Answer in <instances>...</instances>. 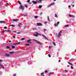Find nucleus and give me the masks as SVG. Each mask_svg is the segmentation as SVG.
<instances>
[{"label": "nucleus", "instance_id": "f257e3e1", "mask_svg": "<svg viewBox=\"0 0 76 76\" xmlns=\"http://www.w3.org/2000/svg\"><path fill=\"white\" fill-rule=\"evenodd\" d=\"M19 8L20 9H21L22 10H24V6H22V5H20V7H19Z\"/></svg>", "mask_w": 76, "mask_h": 76}, {"label": "nucleus", "instance_id": "f03ea898", "mask_svg": "<svg viewBox=\"0 0 76 76\" xmlns=\"http://www.w3.org/2000/svg\"><path fill=\"white\" fill-rule=\"evenodd\" d=\"M61 31H60L59 32L58 34V37L59 38L61 37Z\"/></svg>", "mask_w": 76, "mask_h": 76}, {"label": "nucleus", "instance_id": "7ed1b4c3", "mask_svg": "<svg viewBox=\"0 0 76 76\" xmlns=\"http://www.w3.org/2000/svg\"><path fill=\"white\" fill-rule=\"evenodd\" d=\"M59 23H60L59 22H57L56 23H55L54 24L55 26H57V25H58V24H59Z\"/></svg>", "mask_w": 76, "mask_h": 76}, {"label": "nucleus", "instance_id": "20e7f679", "mask_svg": "<svg viewBox=\"0 0 76 76\" xmlns=\"http://www.w3.org/2000/svg\"><path fill=\"white\" fill-rule=\"evenodd\" d=\"M37 25L38 26H42V24L40 23H37Z\"/></svg>", "mask_w": 76, "mask_h": 76}, {"label": "nucleus", "instance_id": "39448f33", "mask_svg": "<svg viewBox=\"0 0 76 76\" xmlns=\"http://www.w3.org/2000/svg\"><path fill=\"white\" fill-rule=\"evenodd\" d=\"M37 2L38 3H41V2H42V1L41 0H39V1H37Z\"/></svg>", "mask_w": 76, "mask_h": 76}, {"label": "nucleus", "instance_id": "423d86ee", "mask_svg": "<svg viewBox=\"0 0 76 76\" xmlns=\"http://www.w3.org/2000/svg\"><path fill=\"white\" fill-rule=\"evenodd\" d=\"M32 2L34 4H37V2L36 1H32Z\"/></svg>", "mask_w": 76, "mask_h": 76}, {"label": "nucleus", "instance_id": "0eeeda50", "mask_svg": "<svg viewBox=\"0 0 76 76\" xmlns=\"http://www.w3.org/2000/svg\"><path fill=\"white\" fill-rule=\"evenodd\" d=\"M0 67H1V69H4V67L2 66V65L1 64H0Z\"/></svg>", "mask_w": 76, "mask_h": 76}, {"label": "nucleus", "instance_id": "6e6552de", "mask_svg": "<svg viewBox=\"0 0 76 76\" xmlns=\"http://www.w3.org/2000/svg\"><path fill=\"white\" fill-rule=\"evenodd\" d=\"M55 4V3H54V2H53V3H51L50 4V5L51 6H53V5H54Z\"/></svg>", "mask_w": 76, "mask_h": 76}, {"label": "nucleus", "instance_id": "1a4fd4ad", "mask_svg": "<svg viewBox=\"0 0 76 76\" xmlns=\"http://www.w3.org/2000/svg\"><path fill=\"white\" fill-rule=\"evenodd\" d=\"M69 16L70 18H73V17H74L73 15H69Z\"/></svg>", "mask_w": 76, "mask_h": 76}, {"label": "nucleus", "instance_id": "9d476101", "mask_svg": "<svg viewBox=\"0 0 76 76\" xmlns=\"http://www.w3.org/2000/svg\"><path fill=\"white\" fill-rule=\"evenodd\" d=\"M5 31L7 32H11V31L8 30H5Z\"/></svg>", "mask_w": 76, "mask_h": 76}, {"label": "nucleus", "instance_id": "9b49d317", "mask_svg": "<svg viewBox=\"0 0 76 76\" xmlns=\"http://www.w3.org/2000/svg\"><path fill=\"white\" fill-rule=\"evenodd\" d=\"M27 42H29V43H32L31 42V40H29L27 41Z\"/></svg>", "mask_w": 76, "mask_h": 76}, {"label": "nucleus", "instance_id": "f8f14e48", "mask_svg": "<svg viewBox=\"0 0 76 76\" xmlns=\"http://www.w3.org/2000/svg\"><path fill=\"white\" fill-rule=\"evenodd\" d=\"M12 20L13 21H15V22H17V21H18V20L16 19H13Z\"/></svg>", "mask_w": 76, "mask_h": 76}, {"label": "nucleus", "instance_id": "ddd939ff", "mask_svg": "<svg viewBox=\"0 0 76 76\" xmlns=\"http://www.w3.org/2000/svg\"><path fill=\"white\" fill-rule=\"evenodd\" d=\"M21 25V23H19L18 25L19 28H20V25Z\"/></svg>", "mask_w": 76, "mask_h": 76}, {"label": "nucleus", "instance_id": "4468645a", "mask_svg": "<svg viewBox=\"0 0 76 76\" xmlns=\"http://www.w3.org/2000/svg\"><path fill=\"white\" fill-rule=\"evenodd\" d=\"M20 42H18V43H15L14 44V45H17L18 44H20Z\"/></svg>", "mask_w": 76, "mask_h": 76}, {"label": "nucleus", "instance_id": "2eb2a0df", "mask_svg": "<svg viewBox=\"0 0 76 76\" xmlns=\"http://www.w3.org/2000/svg\"><path fill=\"white\" fill-rule=\"evenodd\" d=\"M7 49H10V48L9 46H7L6 47Z\"/></svg>", "mask_w": 76, "mask_h": 76}, {"label": "nucleus", "instance_id": "dca6fc26", "mask_svg": "<svg viewBox=\"0 0 76 76\" xmlns=\"http://www.w3.org/2000/svg\"><path fill=\"white\" fill-rule=\"evenodd\" d=\"M42 7V5H39V7L40 9H41V8Z\"/></svg>", "mask_w": 76, "mask_h": 76}, {"label": "nucleus", "instance_id": "f3484780", "mask_svg": "<svg viewBox=\"0 0 76 76\" xmlns=\"http://www.w3.org/2000/svg\"><path fill=\"white\" fill-rule=\"evenodd\" d=\"M48 22H50V18H49V16H48Z\"/></svg>", "mask_w": 76, "mask_h": 76}, {"label": "nucleus", "instance_id": "a211bd4d", "mask_svg": "<svg viewBox=\"0 0 76 76\" xmlns=\"http://www.w3.org/2000/svg\"><path fill=\"white\" fill-rule=\"evenodd\" d=\"M37 42V44H40V45H42V44L41 43H40V42Z\"/></svg>", "mask_w": 76, "mask_h": 76}, {"label": "nucleus", "instance_id": "6ab92c4d", "mask_svg": "<svg viewBox=\"0 0 76 76\" xmlns=\"http://www.w3.org/2000/svg\"><path fill=\"white\" fill-rule=\"evenodd\" d=\"M55 16L57 18H58V17L57 16V14H55Z\"/></svg>", "mask_w": 76, "mask_h": 76}, {"label": "nucleus", "instance_id": "aec40b11", "mask_svg": "<svg viewBox=\"0 0 76 76\" xmlns=\"http://www.w3.org/2000/svg\"><path fill=\"white\" fill-rule=\"evenodd\" d=\"M5 22L4 21H0V23H4Z\"/></svg>", "mask_w": 76, "mask_h": 76}, {"label": "nucleus", "instance_id": "412c9836", "mask_svg": "<svg viewBox=\"0 0 76 76\" xmlns=\"http://www.w3.org/2000/svg\"><path fill=\"white\" fill-rule=\"evenodd\" d=\"M52 74H53V73H51V72H50L48 74V75L49 76H50V75H51Z\"/></svg>", "mask_w": 76, "mask_h": 76}, {"label": "nucleus", "instance_id": "4be33fe9", "mask_svg": "<svg viewBox=\"0 0 76 76\" xmlns=\"http://www.w3.org/2000/svg\"><path fill=\"white\" fill-rule=\"evenodd\" d=\"M22 16H24V17L27 16V15L24 14H22Z\"/></svg>", "mask_w": 76, "mask_h": 76}, {"label": "nucleus", "instance_id": "5701e85b", "mask_svg": "<svg viewBox=\"0 0 76 76\" xmlns=\"http://www.w3.org/2000/svg\"><path fill=\"white\" fill-rule=\"evenodd\" d=\"M10 54H12L14 53V52L13 51L11 52H10Z\"/></svg>", "mask_w": 76, "mask_h": 76}, {"label": "nucleus", "instance_id": "b1692460", "mask_svg": "<svg viewBox=\"0 0 76 76\" xmlns=\"http://www.w3.org/2000/svg\"><path fill=\"white\" fill-rule=\"evenodd\" d=\"M69 26V25H66L64 26V27L65 28H66V27H68Z\"/></svg>", "mask_w": 76, "mask_h": 76}, {"label": "nucleus", "instance_id": "393cba45", "mask_svg": "<svg viewBox=\"0 0 76 76\" xmlns=\"http://www.w3.org/2000/svg\"><path fill=\"white\" fill-rule=\"evenodd\" d=\"M11 47H12V48H13V49L15 48V46H13V45Z\"/></svg>", "mask_w": 76, "mask_h": 76}, {"label": "nucleus", "instance_id": "a878e982", "mask_svg": "<svg viewBox=\"0 0 76 76\" xmlns=\"http://www.w3.org/2000/svg\"><path fill=\"white\" fill-rule=\"evenodd\" d=\"M68 64H69L70 65H71V66H72V64L70 63V62H68Z\"/></svg>", "mask_w": 76, "mask_h": 76}, {"label": "nucleus", "instance_id": "bb28decb", "mask_svg": "<svg viewBox=\"0 0 76 76\" xmlns=\"http://www.w3.org/2000/svg\"><path fill=\"white\" fill-rule=\"evenodd\" d=\"M44 23L45 25H47V22L46 21H45L44 22Z\"/></svg>", "mask_w": 76, "mask_h": 76}, {"label": "nucleus", "instance_id": "cd10ccee", "mask_svg": "<svg viewBox=\"0 0 76 76\" xmlns=\"http://www.w3.org/2000/svg\"><path fill=\"white\" fill-rule=\"evenodd\" d=\"M53 44L54 45V46H56V43H55V42H53Z\"/></svg>", "mask_w": 76, "mask_h": 76}, {"label": "nucleus", "instance_id": "c85d7f7f", "mask_svg": "<svg viewBox=\"0 0 76 76\" xmlns=\"http://www.w3.org/2000/svg\"><path fill=\"white\" fill-rule=\"evenodd\" d=\"M5 56H6L7 57H9V55L8 54H6L5 55Z\"/></svg>", "mask_w": 76, "mask_h": 76}, {"label": "nucleus", "instance_id": "c756f323", "mask_svg": "<svg viewBox=\"0 0 76 76\" xmlns=\"http://www.w3.org/2000/svg\"><path fill=\"white\" fill-rule=\"evenodd\" d=\"M11 26H12V27H15V25H11Z\"/></svg>", "mask_w": 76, "mask_h": 76}, {"label": "nucleus", "instance_id": "7c9ffc66", "mask_svg": "<svg viewBox=\"0 0 76 76\" xmlns=\"http://www.w3.org/2000/svg\"><path fill=\"white\" fill-rule=\"evenodd\" d=\"M34 36H35V37H38V34H34Z\"/></svg>", "mask_w": 76, "mask_h": 76}, {"label": "nucleus", "instance_id": "2f4dec72", "mask_svg": "<svg viewBox=\"0 0 76 76\" xmlns=\"http://www.w3.org/2000/svg\"><path fill=\"white\" fill-rule=\"evenodd\" d=\"M43 31H44V32H45V31H46V29H43Z\"/></svg>", "mask_w": 76, "mask_h": 76}, {"label": "nucleus", "instance_id": "473e14b6", "mask_svg": "<svg viewBox=\"0 0 76 76\" xmlns=\"http://www.w3.org/2000/svg\"><path fill=\"white\" fill-rule=\"evenodd\" d=\"M26 45H27V46H28V45H29V44H26Z\"/></svg>", "mask_w": 76, "mask_h": 76}, {"label": "nucleus", "instance_id": "72a5a7b5", "mask_svg": "<svg viewBox=\"0 0 76 76\" xmlns=\"http://www.w3.org/2000/svg\"><path fill=\"white\" fill-rule=\"evenodd\" d=\"M24 6H25V7H26V8L28 7V6H27V5H24Z\"/></svg>", "mask_w": 76, "mask_h": 76}, {"label": "nucleus", "instance_id": "f704fd0d", "mask_svg": "<svg viewBox=\"0 0 76 76\" xmlns=\"http://www.w3.org/2000/svg\"><path fill=\"white\" fill-rule=\"evenodd\" d=\"M50 6H51L50 4V5H48L47 6V7H50Z\"/></svg>", "mask_w": 76, "mask_h": 76}, {"label": "nucleus", "instance_id": "c9c22d12", "mask_svg": "<svg viewBox=\"0 0 76 76\" xmlns=\"http://www.w3.org/2000/svg\"><path fill=\"white\" fill-rule=\"evenodd\" d=\"M27 2L28 3H29L30 2V0H28L27 1Z\"/></svg>", "mask_w": 76, "mask_h": 76}, {"label": "nucleus", "instance_id": "e433bc0d", "mask_svg": "<svg viewBox=\"0 0 76 76\" xmlns=\"http://www.w3.org/2000/svg\"><path fill=\"white\" fill-rule=\"evenodd\" d=\"M71 69H73V67L72 66H71Z\"/></svg>", "mask_w": 76, "mask_h": 76}, {"label": "nucleus", "instance_id": "4c0bfd02", "mask_svg": "<svg viewBox=\"0 0 76 76\" xmlns=\"http://www.w3.org/2000/svg\"><path fill=\"white\" fill-rule=\"evenodd\" d=\"M45 39H47V40H48V39L47 38V37H45Z\"/></svg>", "mask_w": 76, "mask_h": 76}, {"label": "nucleus", "instance_id": "58836bf2", "mask_svg": "<svg viewBox=\"0 0 76 76\" xmlns=\"http://www.w3.org/2000/svg\"><path fill=\"white\" fill-rule=\"evenodd\" d=\"M44 72L42 73H41V75H44Z\"/></svg>", "mask_w": 76, "mask_h": 76}, {"label": "nucleus", "instance_id": "ea45409f", "mask_svg": "<svg viewBox=\"0 0 76 76\" xmlns=\"http://www.w3.org/2000/svg\"><path fill=\"white\" fill-rule=\"evenodd\" d=\"M34 18H37L38 16H35Z\"/></svg>", "mask_w": 76, "mask_h": 76}, {"label": "nucleus", "instance_id": "a19ab883", "mask_svg": "<svg viewBox=\"0 0 76 76\" xmlns=\"http://www.w3.org/2000/svg\"><path fill=\"white\" fill-rule=\"evenodd\" d=\"M45 73H48V71H47V70H46L45 71Z\"/></svg>", "mask_w": 76, "mask_h": 76}, {"label": "nucleus", "instance_id": "79ce46f5", "mask_svg": "<svg viewBox=\"0 0 76 76\" xmlns=\"http://www.w3.org/2000/svg\"><path fill=\"white\" fill-rule=\"evenodd\" d=\"M19 4L21 5V3L19 1Z\"/></svg>", "mask_w": 76, "mask_h": 76}, {"label": "nucleus", "instance_id": "37998d69", "mask_svg": "<svg viewBox=\"0 0 76 76\" xmlns=\"http://www.w3.org/2000/svg\"><path fill=\"white\" fill-rule=\"evenodd\" d=\"M48 56L49 57H51V55H50L48 54Z\"/></svg>", "mask_w": 76, "mask_h": 76}, {"label": "nucleus", "instance_id": "c03bdc74", "mask_svg": "<svg viewBox=\"0 0 76 76\" xmlns=\"http://www.w3.org/2000/svg\"><path fill=\"white\" fill-rule=\"evenodd\" d=\"M68 7L69 8H70V7H71V6L70 5H69L68 6Z\"/></svg>", "mask_w": 76, "mask_h": 76}, {"label": "nucleus", "instance_id": "a18cd8bd", "mask_svg": "<svg viewBox=\"0 0 76 76\" xmlns=\"http://www.w3.org/2000/svg\"><path fill=\"white\" fill-rule=\"evenodd\" d=\"M24 39H25V38H22L21 39V40H24Z\"/></svg>", "mask_w": 76, "mask_h": 76}, {"label": "nucleus", "instance_id": "49530a36", "mask_svg": "<svg viewBox=\"0 0 76 76\" xmlns=\"http://www.w3.org/2000/svg\"><path fill=\"white\" fill-rule=\"evenodd\" d=\"M4 29H7V27H4Z\"/></svg>", "mask_w": 76, "mask_h": 76}, {"label": "nucleus", "instance_id": "de8ad7c7", "mask_svg": "<svg viewBox=\"0 0 76 76\" xmlns=\"http://www.w3.org/2000/svg\"><path fill=\"white\" fill-rule=\"evenodd\" d=\"M6 4H7V5H8V6H9V4L8 3H6Z\"/></svg>", "mask_w": 76, "mask_h": 76}, {"label": "nucleus", "instance_id": "09e8293b", "mask_svg": "<svg viewBox=\"0 0 76 76\" xmlns=\"http://www.w3.org/2000/svg\"><path fill=\"white\" fill-rule=\"evenodd\" d=\"M12 37L13 38H15V36H13Z\"/></svg>", "mask_w": 76, "mask_h": 76}, {"label": "nucleus", "instance_id": "8fccbe9b", "mask_svg": "<svg viewBox=\"0 0 76 76\" xmlns=\"http://www.w3.org/2000/svg\"><path fill=\"white\" fill-rule=\"evenodd\" d=\"M16 74H14L13 75V76H16Z\"/></svg>", "mask_w": 76, "mask_h": 76}, {"label": "nucleus", "instance_id": "3c124183", "mask_svg": "<svg viewBox=\"0 0 76 76\" xmlns=\"http://www.w3.org/2000/svg\"><path fill=\"white\" fill-rule=\"evenodd\" d=\"M65 72H66V73L67 72V70H65Z\"/></svg>", "mask_w": 76, "mask_h": 76}, {"label": "nucleus", "instance_id": "603ef678", "mask_svg": "<svg viewBox=\"0 0 76 76\" xmlns=\"http://www.w3.org/2000/svg\"><path fill=\"white\" fill-rule=\"evenodd\" d=\"M51 46H49V48H51Z\"/></svg>", "mask_w": 76, "mask_h": 76}, {"label": "nucleus", "instance_id": "864d4df0", "mask_svg": "<svg viewBox=\"0 0 76 76\" xmlns=\"http://www.w3.org/2000/svg\"><path fill=\"white\" fill-rule=\"evenodd\" d=\"M34 41H38L37 40H36L35 39H34Z\"/></svg>", "mask_w": 76, "mask_h": 76}, {"label": "nucleus", "instance_id": "5fc2aeb1", "mask_svg": "<svg viewBox=\"0 0 76 76\" xmlns=\"http://www.w3.org/2000/svg\"><path fill=\"white\" fill-rule=\"evenodd\" d=\"M20 34V33H19V32H18V33H17V34Z\"/></svg>", "mask_w": 76, "mask_h": 76}, {"label": "nucleus", "instance_id": "6e6d98bb", "mask_svg": "<svg viewBox=\"0 0 76 76\" xmlns=\"http://www.w3.org/2000/svg\"><path fill=\"white\" fill-rule=\"evenodd\" d=\"M42 36L43 37H45V36L44 35H42Z\"/></svg>", "mask_w": 76, "mask_h": 76}, {"label": "nucleus", "instance_id": "4d7b16f0", "mask_svg": "<svg viewBox=\"0 0 76 76\" xmlns=\"http://www.w3.org/2000/svg\"><path fill=\"white\" fill-rule=\"evenodd\" d=\"M13 32H16V31H13Z\"/></svg>", "mask_w": 76, "mask_h": 76}, {"label": "nucleus", "instance_id": "13d9d810", "mask_svg": "<svg viewBox=\"0 0 76 76\" xmlns=\"http://www.w3.org/2000/svg\"><path fill=\"white\" fill-rule=\"evenodd\" d=\"M38 35H41L40 34H38Z\"/></svg>", "mask_w": 76, "mask_h": 76}, {"label": "nucleus", "instance_id": "bf43d9fd", "mask_svg": "<svg viewBox=\"0 0 76 76\" xmlns=\"http://www.w3.org/2000/svg\"><path fill=\"white\" fill-rule=\"evenodd\" d=\"M60 61H61L60 60H59L58 61V62H60Z\"/></svg>", "mask_w": 76, "mask_h": 76}, {"label": "nucleus", "instance_id": "052dcab7", "mask_svg": "<svg viewBox=\"0 0 76 76\" xmlns=\"http://www.w3.org/2000/svg\"><path fill=\"white\" fill-rule=\"evenodd\" d=\"M74 6H75V5H72V7H74Z\"/></svg>", "mask_w": 76, "mask_h": 76}, {"label": "nucleus", "instance_id": "680f3d73", "mask_svg": "<svg viewBox=\"0 0 76 76\" xmlns=\"http://www.w3.org/2000/svg\"><path fill=\"white\" fill-rule=\"evenodd\" d=\"M53 1H56V0H53Z\"/></svg>", "mask_w": 76, "mask_h": 76}, {"label": "nucleus", "instance_id": "e2e57ef3", "mask_svg": "<svg viewBox=\"0 0 76 76\" xmlns=\"http://www.w3.org/2000/svg\"><path fill=\"white\" fill-rule=\"evenodd\" d=\"M9 42H11V41H9Z\"/></svg>", "mask_w": 76, "mask_h": 76}, {"label": "nucleus", "instance_id": "0e129e2a", "mask_svg": "<svg viewBox=\"0 0 76 76\" xmlns=\"http://www.w3.org/2000/svg\"><path fill=\"white\" fill-rule=\"evenodd\" d=\"M0 61H2V60H0Z\"/></svg>", "mask_w": 76, "mask_h": 76}, {"label": "nucleus", "instance_id": "69168bd1", "mask_svg": "<svg viewBox=\"0 0 76 76\" xmlns=\"http://www.w3.org/2000/svg\"><path fill=\"white\" fill-rule=\"evenodd\" d=\"M75 52H76V50H75Z\"/></svg>", "mask_w": 76, "mask_h": 76}, {"label": "nucleus", "instance_id": "338daca9", "mask_svg": "<svg viewBox=\"0 0 76 76\" xmlns=\"http://www.w3.org/2000/svg\"><path fill=\"white\" fill-rule=\"evenodd\" d=\"M71 60H73V59H71Z\"/></svg>", "mask_w": 76, "mask_h": 76}, {"label": "nucleus", "instance_id": "774afa93", "mask_svg": "<svg viewBox=\"0 0 76 76\" xmlns=\"http://www.w3.org/2000/svg\"><path fill=\"white\" fill-rule=\"evenodd\" d=\"M0 3H1V2H0Z\"/></svg>", "mask_w": 76, "mask_h": 76}]
</instances>
